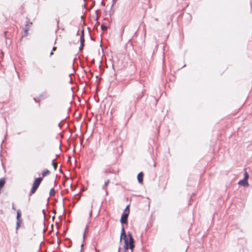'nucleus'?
I'll return each mask as SVG.
<instances>
[{
	"label": "nucleus",
	"mask_w": 252,
	"mask_h": 252,
	"mask_svg": "<svg viewBox=\"0 0 252 252\" xmlns=\"http://www.w3.org/2000/svg\"><path fill=\"white\" fill-rule=\"evenodd\" d=\"M122 239L124 240V248L126 251L128 249L132 250L134 249V240L132 235L130 232H128L127 235L126 234L124 225H122L120 242L122 241Z\"/></svg>",
	"instance_id": "f257e3e1"
},
{
	"label": "nucleus",
	"mask_w": 252,
	"mask_h": 252,
	"mask_svg": "<svg viewBox=\"0 0 252 252\" xmlns=\"http://www.w3.org/2000/svg\"><path fill=\"white\" fill-rule=\"evenodd\" d=\"M42 180L43 178L42 177H41L36 178L34 179L32 189L29 194V196H31L32 194H34L36 192L39 186H40Z\"/></svg>",
	"instance_id": "f03ea898"
},
{
	"label": "nucleus",
	"mask_w": 252,
	"mask_h": 252,
	"mask_svg": "<svg viewBox=\"0 0 252 252\" xmlns=\"http://www.w3.org/2000/svg\"><path fill=\"white\" fill-rule=\"evenodd\" d=\"M113 154L116 157L120 156L123 153L122 142L121 140H118L116 143L115 150L113 151Z\"/></svg>",
	"instance_id": "7ed1b4c3"
},
{
	"label": "nucleus",
	"mask_w": 252,
	"mask_h": 252,
	"mask_svg": "<svg viewBox=\"0 0 252 252\" xmlns=\"http://www.w3.org/2000/svg\"><path fill=\"white\" fill-rule=\"evenodd\" d=\"M128 213L123 212L121 218L120 222L123 225L124 224L127 223V218L128 217Z\"/></svg>",
	"instance_id": "20e7f679"
},
{
	"label": "nucleus",
	"mask_w": 252,
	"mask_h": 252,
	"mask_svg": "<svg viewBox=\"0 0 252 252\" xmlns=\"http://www.w3.org/2000/svg\"><path fill=\"white\" fill-rule=\"evenodd\" d=\"M118 140H116L115 141H114L113 142H112L109 145L108 147V149H109L110 151H113L114 150H115L116 147V143H117V141Z\"/></svg>",
	"instance_id": "39448f33"
},
{
	"label": "nucleus",
	"mask_w": 252,
	"mask_h": 252,
	"mask_svg": "<svg viewBox=\"0 0 252 252\" xmlns=\"http://www.w3.org/2000/svg\"><path fill=\"white\" fill-rule=\"evenodd\" d=\"M238 184L239 185L243 186L245 187H247L249 186V183H248V181L244 180V179L240 180L238 182Z\"/></svg>",
	"instance_id": "423d86ee"
},
{
	"label": "nucleus",
	"mask_w": 252,
	"mask_h": 252,
	"mask_svg": "<svg viewBox=\"0 0 252 252\" xmlns=\"http://www.w3.org/2000/svg\"><path fill=\"white\" fill-rule=\"evenodd\" d=\"M143 176L144 174L142 172H140L137 175V180L139 183H142L143 181Z\"/></svg>",
	"instance_id": "0eeeda50"
},
{
	"label": "nucleus",
	"mask_w": 252,
	"mask_h": 252,
	"mask_svg": "<svg viewBox=\"0 0 252 252\" xmlns=\"http://www.w3.org/2000/svg\"><path fill=\"white\" fill-rule=\"evenodd\" d=\"M80 43H84L85 44V38H84V30L82 29L81 31V35H80Z\"/></svg>",
	"instance_id": "6e6552de"
},
{
	"label": "nucleus",
	"mask_w": 252,
	"mask_h": 252,
	"mask_svg": "<svg viewBox=\"0 0 252 252\" xmlns=\"http://www.w3.org/2000/svg\"><path fill=\"white\" fill-rule=\"evenodd\" d=\"M32 22H30L29 20V19L27 17L26 21L25 23V26L26 28H28V27L30 28L32 26Z\"/></svg>",
	"instance_id": "1a4fd4ad"
},
{
	"label": "nucleus",
	"mask_w": 252,
	"mask_h": 252,
	"mask_svg": "<svg viewBox=\"0 0 252 252\" xmlns=\"http://www.w3.org/2000/svg\"><path fill=\"white\" fill-rule=\"evenodd\" d=\"M21 212L20 210H18L17 211V215H16V219L17 220H22L21 219Z\"/></svg>",
	"instance_id": "9d476101"
},
{
	"label": "nucleus",
	"mask_w": 252,
	"mask_h": 252,
	"mask_svg": "<svg viewBox=\"0 0 252 252\" xmlns=\"http://www.w3.org/2000/svg\"><path fill=\"white\" fill-rule=\"evenodd\" d=\"M50 172L49 170L45 169L42 172V177L43 178L47 175H48L49 174H50Z\"/></svg>",
	"instance_id": "9b49d317"
},
{
	"label": "nucleus",
	"mask_w": 252,
	"mask_h": 252,
	"mask_svg": "<svg viewBox=\"0 0 252 252\" xmlns=\"http://www.w3.org/2000/svg\"><path fill=\"white\" fill-rule=\"evenodd\" d=\"M5 183V181L4 178H1L0 179V189H1L4 186Z\"/></svg>",
	"instance_id": "f8f14e48"
},
{
	"label": "nucleus",
	"mask_w": 252,
	"mask_h": 252,
	"mask_svg": "<svg viewBox=\"0 0 252 252\" xmlns=\"http://www.w3.org/2000/svg\"><path fill=\"white\" fill-rule=\"evenodd\" d=\"M22 223V220H17L16 226V233L17 232V230H18V229L20 228Z\"/></svg>",
	"instance_id": "ddd939ff"
},
{
	"label": "nucleus",
	"mask_w": 252,
	"mask_h": 252,
	"mask_svg": "<svg viewBox=\"0 0 252 252\" xmlns=\"http://www.w3.org/2000/svg\"><path fill=\"white\" fill-rule=\"evenodd\" d=\"M56 160V159L55 158V159H53L52 161V164L55 170H56L57 168V164L55 162Z\"/></svg>",
	"instance_id": "4468645a"
},
{
	"label": "nucleus",
	"mask_w": 252,
	"mask_h": 252,
	"mask_svg": "<svg viewBox=\"0 0 252 252\" xmlns=\"http://www.w3.org/2000/svg\"><path fill=\"white\" fill-rule=\"evenodd\" d=\"M143 92L142 91H140V93H139V94H137V96H134L137 100H138L139 99H141L142 97H143Z\"/></svg>",
	"instance_id": "2eb2a0df"
},
{
	"label": "nucleus",
	"mask_w": 252,
	"mask_h": 252,
	"mask_svg": "<svg viewBox=\"0 0 252 252\" xmlns=\"http://www.w3.org/2000/svg\"><path fill=\"white\" fill-rule=\"evenodd\" d=\"M29 30V27L24 29V36H27L28 34V31Z\"/></svg>",
	"instance_id": "dca6fc26"
},
{
	"label": "nucleus",
	"mask_w": 252,
	"mask_h": 252,
	"mask_svg": "<svg viewBox=\"0 0 252 252\" xmlns=\"http://www.w3.org/2000/svg\"><path fill=\"white\" fill-rule=\"evenodd\" d=\"M56 193V191L54 188H52L50 189L49 194L50 196H54Z\"/></svg>",
	"instance_id": "f3484780"
},
{
	"label": "nucleus",
	"mask_w": 252,
	"mask_h": 252,
	"mask_svg": "<svg viewBox=\"0 0 252 252\" xmlns=\"http://www.w3.org/2000/svg\"><path fill=\"white\" fill-rule=\"evenodd\" d=\"M249 177V175L247 172H245L244 174V178L243 179L248 181Z\"/></svg>",
	"instance_id": "a211bd4d"
},
{
	"label": "nucleus",
	"mask_w": 252,
	"mask_h": 252,
	"mask_svg": "<svg viewBox=\"0 0 252 252\" xmlns=\"http://www.w3.org/2000/svg\"><path fill=\"white\" fill-rule=\"evenodd\" d=\"M110 183V181L109 179H108L107 181H106L104 183V185L102 186V188L103 189H105V187L108 185V184Z\"/></svg>",
	"instance_id": "6ab92c4d"
},
{
	"label": "nucleus",
	"mask_w": 252,
	"mask_h": 252,
	"mask_svg": "<svg viewBox=\"0 0 252 252\" xmlns=\"http://www.w3.org/2000/svg\"><path fill=\"white\" fill-rule=\"evenodd\" d=\"M129 206H130L129 204L127 205L126 206L124 212L128 213V214H129Z\"/></svg>",
	"instance_id": "aec40b11"
},
{
	"label": "nucleus",
	"mask_w": 252,
	"mask_h": 252,
	"mask_svg": "<svg viewBox=\"0 0 252 252\" xmlns=\"http://www.w3.org/2000/svg\"><path fill=\"white\" fill-rule=\"evenodd\" d=\"M101 29L102 31H106L108 29V27L107 26L102 25L101 26Z\"/></svg>",
	"instance_id": "412c9836"
},
{
	"label": "nucleus",
	"mask_w": 252,
	"mask_h": 252,
	"mask_svg": "<svg viewBox=\"0 0 252 252\" xmlns=\"http://www.w3.org/2000/svg\"><path fill=\"white\" fill-rule=\"evenodd\" d=\"M88 228V226H86V227L85 228V231L84 232V234H83V241H84V240H85L86 233L87 232Z\"/></svg>",
	"instance_id": "4be33fe9"
},
{
	"label": "nucleus",
	"mask_w": 252,
	"mask_h": 252,
	"mask_svg": "<svg viewBox=\"0 0 252 252\" xmlns=\"http://www.w3.org/2000/svg\"><path fill=\"white\" fill-rule=\"evenodd\" d=\"M85 44L84 43H80V46L79 47V50L82 51L84 47Z\"/></svg>",
	"instance_id": "5701e85b"
},
{
	"label": "nucleus",
	"mask_w": 252,
	"mask_h": 252,
	"mask_svg": "<svg viewBox=\"0 0 252 252\" xmlns=\"http://www.w3.org/2000/svg\"><path fill=\"white\" fill-rule=\"evenodd\" d=\"M117 0H112V1H113V3L111 6V9L112 8L113 6H114V4L115 3V2L117 1Z\"/></svg>",
	"instance_id": "b1692460"
},
{
	"label": "nucleus",
	"mask_w": 252,
	"mask_h": 252,
	"mask_svg": "<svg viewBox=\"0 0 252 252\" xmlns=\"http://www.w3.org/2000/svg\"><path fill=\"white\" fill-rule=\"evenodd\" d=\"M63 121V120H62L60 123H59L58 124V126L60 127V128H61L62 127V125H61V123Z\"/></svg>",
	"instance_id": "393cba45"
},
{
	"label": "nucleus",
	"mask_w": 252,
	"mask_h": 252,
	"mask_svg": "<svg viewBox=\"0 0 252 252\" xmlns=\"http://www.w3.org/2000/svg\"><path fill=\"white\" fill-rule=\"evenodd\" d=\"M71 74H69V76H70V83H71H71H72L73 81H72V78H71Z\"/></svg>",
	"instance_id": "a878e982"
},
{
	"label": "nucleus",
	"mask_w": 252,
	"mask_h": 252,
	"mask_svg": "<svg viewBox=\"0 0 252 252\" xmlns=\"http://www.w3.org/2000/svg\"><path fill=\"white\" fill-rule=\"evenodd\" d=\"M124 31V27H123L122 28V29H121L122 34L123 33Z\"/></svg>",
	"instance_id": "bb28decb"
},
{
	"label": "nucleus",
	"mask_w": 252,
	"mask_h": 252,
	"mask_svg": "<svg viewBox=\"0 0 252 252\" xmlns=\"http://www.w3.org/2000/svg\"><path fill=\"white\" fill-rule=\"evenodd\" d=\"M33 99L35 101V102H39V99H36L35 98H33Z\"/></svg>",
	"instance_id": "cd10ccee"
},
{
	"label": "nucleus",
	"mask_w": 252,
	"mask_h": 252,
	"mask_svg": "<svg viewBox=\"0 0 252 252\" xmlns=\"http://www.w3.org/2000/svg\"><path fill=\"white\" fill-rule=\"evenodd\" d=\"M83 244L82 243L81 245V251L80 252H82V251H83Z\"/></svg>",
	"instance_id": "c85d7f7f"
},
{
	"label": "nucleus",
	"mask_w": 252,
	"mask_h": 252,
	"mask_svg": "<svg viewBox=\"0 0 252 252\" xmlns=\"http://www.w3.org/2000/svg\"><path fill=\"white\" fill-rule=\"evenodd\" d=\"M57 49L56 47H53L52 49V51H55Z\"/></svg>",
	"instance_id": "c756f323"
},
{
	"label": "nucleus",
	"mask_w": 252,
	"mask_h": 252,
	"mask_svg": "<svg viewBox=\"0 0 252 252\" xmlns=\"http://www.w3.org/2000/svg\"><path fill=\"white\" fill-rule=\"evenodd\" d=\"M12 209L13 210H16L15 208L14 207V204H13V205H12Z\"/></svg>",
	"instance_id": "7c9ffc66"
},
{
	"label": "nucleus",
	"mask_w": 252,
	"mask_h": 252,
	"mask_svg": "<svg viewBox=\"0 0 252 252\" xmlns=\"http://www.w3.org/2000/svg\"><path fill=\"white\" fill-rule=\"evenodd\" d=\"M92 215V211L91 210L90 212V217H91Z\"/></svg>",
	"instance_id": "2f4dec72"
},
{
	"label": "nucleus",
	"mask_w": 252,
	"mask_h": 252,
	"mask_svg": "<svg viewBox=\"0 0 252 252\" xmlns=\"http://www.w3.org/2000/svg\"><path fill=\"white\" fill-rule=\"evenodd\" d=\"M105 190L106 195H108V191L106 189H104Z\"/></svg>",
	"instance_id": "473e14b6"
},
{
	"label": "nucleus",
	"mask_w": 252,
	"mask_h": 252,
	"mask_svg": "<svg viewBox=\"0 0 252 252\" xmlns=\"http://www.w3.org/2000/svg\"><path fill=\"white\" fill-rule=\"evenodd\" d=\"M52 55H53V51H51V53H50V56H52Z\"/></svg>",
	"instance_id": "72a5a7b5"
},
{
	"label": "nucleus",
	"mask_w": 252,
	"mask_h": 252,
	"mask_svg": "<svg viewBox=\"0 0 252 252\" xmlns=\"http://www.w3.org/2000/svg\"><path fill=\"white\" fill-rule=\"evenodd\" d=\"M90 39H91V40H94V38H93V37H92L91 35L90 36Z\"/></svg>",
	"instance_id": "f704fd0d"
},
{
	"label": "nucleus",
	"mask_w": 252,
	"mask_h": 252,
	"mask_svg": "<svg viewBox=\"0 0 252 252\" xmlns=\"http://www.w3.org/2000/svg\"><path fill=\"white\" fill-rule=\"evenodd\" d=\"M49 198H50V197H49L47 199V204H48Z\"/></svg>",
	"instance_id": "c9c22d12"
},
{
	"label": "nucleus",
	"mask_w": 252,
	"mask_h": 252,
	"mask_svg": "<svg viewBox=\"0 0 252 252\" xmlns=\"http://www.w3.org/2000/svg\"><path fill=\"white\" fill-rule=\"evenodd\" d=\"M95 252H99V251L97 250V249H95Z\"/></svg>",
	"instance_id": "e433bc0d"
},
{
	"label": "nucleus",
	"mask_w": 252,
	"mask_h": 252,
	"mask_svg": "<svg viewBox=\"0 0 252 252\" xmlns=\"http://www.w3.org/2000/svg\"><path fill=\"white\" fill-rule=\"evenodd\" d=\"M120 250H121V248H120V247H119V250H118V252H120Z\"/></svg>",
	"instance_id": "4c0bfd02"
},
{
	"label": "nucleus",
	"mask_w": 252,
	"mask_h": 252,
	"mask_svg": "<svg viewBox=\"0 0 252 252\" xmlns=\"http://www.w3.org/2000/svg\"><path fill=\"white\" fill-rule=\"evenodd\" d=\"M98 19V16H97V17H96V19H95V20H97Z\"/></svg>",
	"instance_id": "58836bf2"
},
{
	"label": "nucleus",
	"mask_w": 252,
	"mask_h": 252,
	"mask_svg": "<svg viewBox=\"0 0 252 252\" xmlns=\"http://www.w3.org/2000/svg\"><path fill=\"white\" fill-rule=\"evenodd\" d=\"M42 213H44V214L45 215V211H44V210H42Z\"/></svg>",
	"instance_id": "ea45409f"
},
{
	"label": "nucleus",
	"mask_w": 252,
	"mask_h": 252,
	"mask_svg": "<svg viewBox=\"0 0 252 252\" xmlns=\"http://www.w3.org/2000/svg\"><path fill=\"white\" fill-rule=\"evenodd\" d=\"M155 20L157 21H158V18H156Z\"/></svg>",
	"instance_id": "a19ab883"
},
{
	"label": "nucleus",
	"mask_w": 252,
	"mask_h": 252,
	"mask_svg": "<svg viewBox=\"0 0 252 252\" xmlns=\"http://www.w3.org/2000/svg\"><path fill=\"white\" fill-rule=\"evenodd\" d=\"M78 32H79V31L77 32L76 33V34L78 35Z\"/></svg>",
	"instance_id": "79ce46f5"
},
{
	"label": "nucleus",
	"mask_w": 252,
	"mask_h": 252,
	"mask_svg": "<svg viewBox=\"0 0 252 252\" xmlns=\"http://www.w3.org/2000/svg\"><path fill=\"white\" fill-rule=\"evenodd\" d=\"M3 141H2V143H3ZM2 143H1V144H0L1 147L2 146Z\"/></svg>",
	"instance_id": "37998d69"
},
{
	"label": "nucleus",
	"mask_w": 252,
	"mask_h": 252,
	"mask_svg": "<svg viewBox=\"0 0 252 252\" xmlns=\"http://www.w3.org/2000/svg\"><path fill=\"white\" fill-rule=\"evenodd\" d=\"M84 6H85V7H86V4H84Z\"/></svg>",
	"instance_id": "c03bdc74"
},
{
	"label": "nucleus",
	"mask_w": 252,
	"mask_h": 252,
	"mask_svg": "<svg viewBox=\"0 0 252 252\" xmlns=\"http://www.w3.org/2000/svg\"><path fill=\"white\" fill-rule=\"evenodd\" d=\"M106 172H110V171H106Z\"/></svg>",
	"instance_id": "a18cd8bd"
},
{
	"label": "nucleus",
	"mask_w": 252,
	"mask_h": 252,
	"mask_svg": "<svg viewBox=\"0 0 252 252\" xmlns=\"http://www.w3.org/2000/svg\"><path fill=\"white\" fill-rule=\"evenodd\" d=\"M6 32H5L4 34H6Z\"/></svg>",
	"instance_id": "49530a36"
},
{
	"label": "nucleus",
	"mask_w": 252,
	"mask_h": 252,
	"mask_svg": "<svg viewBox=\"0 0 252 252\" xmlns=\"http://www.w3.org/2000/svg\"><path fill=\"white\" fill-rule=\"evenodd\" d=\"M92 207H93V204H92V205H91V208H92Z\"/></svg>",
	"instance_id": "de8ad7c7"
},
{
	"label": "nucleus",
	"mask_w": 252,
	"mask_h": 252,
	"mask_svg": "<svg viewBox=\"0 0 252 252\" xmlns=\"http://www.w3.org/2000/svg\"><path fill=\"white\" fill-rule=\"evenodd\" d=\"M124 252H126V251H125Z\"/></svg>",
	"instance_id": "09e8293b"
}]
</instances>
